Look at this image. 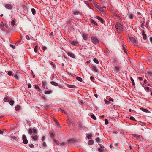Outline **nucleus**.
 I'll list each match as a JSON object with an SVG mask.
<instances>
[{"mask_svg":"<svg viewBox=\"0 0 152 152\" xmlns=\"http://www.w3.org/2000/svg\"><path fill=\"white\" fill-rule=\"evenodd\" d=\"M7 74L9 76H13L14 75V74L12 73V72L11 71H9Z\"/></svg>","mask_w":152,"mask_h":152,"instance_id":"5701e85b","label":"nucleus"},{"mask_svg":"<svg viewBox=\"0 0 152 152\" xmlns=\"http://www.w3.org/2000/svg\"><path fill=\"white\" fill-rule=\"evenodd\" d=\"M145 89H146L148 90H149V88L148 87H146L145 88Z\"/></svg>","mask_w":152,"mask_h":152,"instance_id":"774afa93","label":"nucleus"},{"mask_svg":"<svg viewBox=\"0 0 152 152\" xmlns=\"http://www.w3.org/2000/svg\"><path fill=\"white\" fill-rule=\"evenodd\" d=\"M134 137L136 138L137 139L140 138V136L138 135H134Z\"/></svg>","mask_w":152,"mask_h":152,"instance_id":"a18cd8bd","label":"nucleus"},{"mask_svg":"<svg viewBox=\"0 0 152 152\" xmlns=\"http://www.w3.org/2000/svg\"><path fill=\"white\" fill-rule=\"evenodd\" d=\"M117 31L118 32H120L123 30V26L120 23H117L115 25Z\"/></svg>","mask_w":152,"mask_h":152,"instance_id":"f257e3e1","label":"nucleus"},{"mask_svg":"<svg viewBox=\"0 0 152 152\" xmlns=\"http://www.w3.org/2000/svg\"><path fill=\"white\" fill-rule=\"evenodd\" d=\"M130 119L132 120H135L133 116H131L130 118Z\"/></svg>","mask_w":152,"mask_h":152,"instance_id":"8fccbe9b","label":"nucleus"},{"mask_svg":"<svg viewBox=\"0 0 152 152\" xmlns=\"http://www.w3.org/2000/svg\"><path fill=\"white\" fill-rule=\"evenodd\" d=\"M142 35L143 36V39L144 40H145L146 39L147 36H146V34L144 33V31L142 33Z\"/></svg>","mask_w":152,"mask_h":152,"instance_id":"a211bd4d","label":"nucleus"},{"mask_svg":"<svg viewBox=\"0 0 152 152\" xmlns=\"http://www.w3.org/2000/svg\"><path fill=\"white\" fill-rule=\"evenodd\" d=\"M45 139V137L44 136H43L42 137V141H44Z\"/></svg>","mask_w":152,"mask_h":152,"instance_id":"052dcab7","label":"nucleus"},{"mask_svg":"<svg viewBox=\"0 0 152 152\" xmlns=\"http://www.w3.org/2000/svg\"><path fill=\"white\" fill-rule=\"evenodd\" d=\"M31 10L32 14L34 15H35L36 14V11L35 9L34 8H32Z\"/></svg>","mask_w":152,"mask_h":152,"instance_id":"cd10ccee","label":"nucleus"},{"mask_svg":"<svg viewBox=\"0 0 152 152\" xmlns=\"http://www.w3.org/2000/svg\"><path fill=\"white\" fill-rule=\"evenodd\" d=\"M22 139L23 140V142L24 144H26L28 143V141L26 139V137L25 135L22 136Z\"/></svg>","mask_w":152,"mask_h":152,"instance_id":"423d86ee","label":"nucleus"},{"mask_svg":"<svg viewBox=\"0 0 152 152\" xmlns=\"http://www.w3.org/2000/svg\"><path fill=\"white\" fill-rule=\"evenodd\" d=\"M104 101L105 103L107 104H108L110 103V102L109 101L106 100L105 99H104Z\"/></svg>","mask_w":152,"mask_h":152,"instance_id":"a19ab883","label":"nucleus"},{"mask_svg":"<svg viewBox=\"0 0 152 152\" xmlns=\"http://www.w3.org/2000/svg\"><path fill=\"white\" fill-rule=\"evenodd\" d=\"M141 109L142 111L148 113L149 112L148 110L147 109H145L143 108H141Z\"/></svg>","mask_w":152,"mask_h":152,"instance_id":"393cba45","label":"nucleus"},{"mask_svg":"<svg viewBox=\"0 0 152 152\" xmlns=\"http://www.w3.org/2000/svg\"><path fill=\"white\" fill-rule=\"evenodd\" d=\"M93 61L95 63L97 64L99 63L97 59H96V58H94L93 59Z\"/></svg>","mask_w":152,"mask_h":152,"instance_id":"f704fd0d","label":"nucleus"},{"mask_svg":"<svg viewBox=\"0 0 152 152\" xmlns=\"http://www.w3.org/2000/svg\"><path fill=\"white\" fill-rule=\"evenodd\" d=\"M91 39L92 42L94 44H96L99 43V41L96 37H91Z\"/></svg>","mask_w":152,"mask_h":152,"instance_id":"20e7f679","label":"nucleus"},{"mask_svg":"<svg viewBox=\"0 0 152 152\" xmlns=\"http://www.w3.org/2000/svg\"><path fill=\"white\" fill-rule=\"evenodd\" d=\"M29 146L32 148H33L34 147V145L32 144H30Z\"/></svg>","mask_w":152,"mask_h":152,"instance_id":"13d9d810","label":"nucleus"},{"mask_svg":"<svg viewBox=\"0 0 152 152\" xmlns=\"http://www.w3.org/2000/svg\"><path fill=\"white\" fill-rule=\"evenodd\" d=\"M35 88L36 89H40V88H39V87L38 86H37V85H35Z\"/></svg>","mask_w":152,"mask_h":152,"instance_id":"603ef678","label":"nucleus"},{"mask_svg":"<svg viewBox=\"0 0 152 152\" xmlns=\"http://www.w3.org/2000/svg\"><path fill=\"white\" fill-rule=\"evenodd\" d=\"M15 23V22L14 20H12L11 22V24L12 26H14Z\"/></svg>","mask_w":152,"mask_h":152,"instance_id":"49530a36","label":"nucleus"},{"mask_svg":"<svg viewBox=\"0 0 152 152\" xmlns=\"http://www.w3.org/2000/svg\"><path fill=\"white\" fill-rule=\"evenodd\" d=\"M54 121L55 122L56 124L57 125L59 124V123L58 121L55 119L54 118Z\"/></svg>","mask_w":152,"mask_h":152,"instance_id":"c03bdc74","label":"nucleus"},{"mask_svg":"<svg viewBox=\"0 0 152 152\" xmlns=\"http://www.w3.org/2000/svg\"><path fill=\"white\" fill-rule=\"evenodd\" d=\"M28 134L30 135H31L32 134H36L37 133V130L33 128H30L28 130Z\"/></svg>","mask_w":152,"mask_h":152,"instance_id":"7ed1b4c3","label":"nucleus"},{"mask_svg":"<svg viewBox=\"0 0 152 152\" xmlns=\"http://www.w3.org/2000/svg\"><path fill=\"white\" fill-rule=\"evenodd\" d=\"M108 100L110 101H112V102L113 101V100L111 98H109L108 99Z\"/></svg>","mask_w":152,"mask_h":152,"instance_id":"338daca9","label":"nucleus"},{"mask_svg":"<svg viewBox=\"0 0 152 152\" xmlns=\"http://www.w3.org/2000/svg\"><path fill=\"white\" fill-rule=\"evenodd\" d=\"M20 109V106L19 105L17 106L15 108V109L16 111H18Z\"/></svg>","mask_w":152,"mask_h":152,"instance_id":"473e14b6","label":"nucleus"},{"mask_svg":"<svg viewBox=\"0 0 152 152\" xmlns=\"http://www.w3.org/2000/svg\"><path fill=\"white\" fill-rule=\"evenodd\" d=\"M70 42L73 45H76L78 44V42L76 40L71 41Z\"/></svg>","mask_w":152,"mask_h":152,"instance_id":"9b49d317","label":"nucleus"},{"mask_svg":"<svg viewBox=\"0 0 152 152\" xmlns=\"http://www.w3.org/2000/svg\"><path fill=\"white\" fill-rule=\"evenodd\" d=\"M92 136V135L91 134H88L87 136V138L88 139H90L91 138V137Z\"/></svg>","mask_w":152,"mask_h":152,"instance_id":"e433bc0d","label":"nucleus"},{"mask_svg":"<svg viewBox=\"0 0 152 152\" xmlns=\"http://www.w3.org/2000/svg\"><path fill=\"white\" fill-rule=\"evenodd\" d=\"M54 140L55 142L56 143V144L57 145L60 146V143L59 142L58 140H56V139H54Z\"/></svg>","mask_w":152,"mask_h":152,"instance_id":"c85d7f7f","label":"nucleus"},{"mask_svg":"<svg viewBox=\"0 0 152 152\" xmlns=\"http://www.w3.org/2000/svg\"><path fill=\"white\" fill-rule=\"evenodd\" d=\"M97 8L100 11H102V7H98Z\"/></svg>","mask_w":152,"mask_h":152,"instance_id":"5fc2aeb1","label":"nucleus"},{"mask_svg":"<svg viewBox=\"0 0 152 152\" xmlns=\"http://www.w3.org/2000/svg\"><path fill=\"white\" fill-rule=\"evenodd\" d=\"M52 93V91L51 90L49 91H46L45 92V93L46 94H51Z\"/></svg>","mask_w":152,"mask_h":152,"instance_id":"412c9836","label":"nucleus"},{"mask_svg":"<svg viewBox=\"0 0 152 152\" xmlns=\"http://www.w3.org/2000/svg\"><path fill=\"white\" fill-rule=\"evenodd\" d=\"M72 20H68V22H67V23L68 24H69L71 22V21Z\"/></svg>","mask_w":152,"mask_h":152,"instance_id":"69168bd1","label":"nucleus"},{"mask_svg":"<svg viewBox=\"0 0 152 152\" xmlns=\"http://www.w3.org/2000/svg\"><path fill=\"white\" fill-rule=\"evenodd\" d=\"M50 65H52L53 67H54L55 66V65L54 64V63L52 62L50 63Z\"/></svg>","mask_w":152,"mask_h":152,"instance_id":"0e129e2a","label":"nucleus"},{"mask_svg":"<svg viewBox=\"0 0 152 152\" xmlns=\"http://www.w3.org/2000/svg\"><path fill=\"white\" fill-rule=\"evenodd\" d=\"M118 62V61L116 58H114L112 61V63L114 65H116Z\"/></svg>","mask_w":152,"mask_h":152,"instance_id":"ddd939ff","label":"nucleus"},{"mask_svg":"<svg viewBox=\"0 0 152 152\" xmlns=\"http://www.w3.org/2000/svg\"><path fill=\"white\" fill-rule=\"evenodd\" d=\"M138 78L140 81H141L142 80V77H139Z\"/></svg>","mask_w":152,"mask_h":152,"instance_id":"e2e57ef3","label":"nucleus"},{"mask_svg":"<svg viewBox=\"0 0 152 152\" xmlns=\"http://www.w3.org/2000/svg\"><path fill=\"white\" fill-rule=\"evenodd\" d=\"M66 141L67 142L70 143H73L74 142V140L73 139H71L67 140Z\"/></svg>","mask_w":152,"mask_h":152,"instance_id":"f3484780","label":"nucleus"},{"mask_svg":"<svg viewBox=\"0 0 152 152\" xmlns=\"http://www.w3.org/2000/svg\"><path fill=\"white\" fill-rule=\"evenodd\" d=\"M130 39V42L131 44L136 45L138 43V41L136 38L133 37H129Z\"/></svg>","mask_w":152,"mask_h":152,"instance_id":"f03ea898","label":"nucleus"},{"mask_svg":"<svg viewBox=\"0 0 152 152\" xmlns=\"http://www.w3.org/2000/svg\"><path fill=\"white\" fill-rule=\"evenodd\" d=\"M105 124L106 125H107L108 124V121L107 119L105 120Z\"/></svg>","mask_w":152,"mask_h":152,"instance_id":"de8ad7c7","label":"nucleus"},{"mask_svg":"<svg viewBox=\"0 0 152 152\" xmlns=\"http://www.w3.org/2000/svg\"><path fill=\"white\" fill-rule=\"evenodd\" d=\"M27 86L29 88H31V85L30 83L28 84Z\"/></svg>","mask_w":152,"mask_h":152,"instance_id":"864d4df0","label":"nucleus"},{"mask_svg":"<svg viewBox=\"0 0 152 152\" xmlns=\"http://www.w3.org/2000/svg\"><path fill=\"white\" fill-rule=\"evenodd\" d=\"M128 17L130 19H132L133 18V15L132 14H129L128 15Z\"/></svg>","mask_w":152,"mask_h":152,"instance_id":"4be33fe9","label":"nucleus"},{"mask_svg":"<svg viewBox=\"0 0 152 152\" xmlns=\"http://www.w3.org/2000/svg\"><path fill=\"white\" fill-rule=\"evenodd\" d=\"M69 87L71 88H74L75 87V86L73 85H70L69 86Z\"/></svg>","mask_w":152,"mask_h":152,"instance_id":"6e6d98bb","label":"nucleus"},{"mask_svg":"<svg viewBox=\"0 0 152 152\" xmlns=\"http://www.w3.org/2000/svg\"><path fill=\"white\" fill-rule=\"evenodd\" d=\"M98 150L99 152H102L103 151V150H102V149H101L100 148H98Z\"/></svg>","mask_w":152,"mask_h":152,"instance_id":"680f3d73","label":"nucleus"},{"mask_svg":"<svg viewBox=\"0 0 152 152\" xmlns=\"http://www.w3.org/2000/svg\"><path fill=\"white\" fill-rule=\"evenodd\" d=\"M79 12L78 11H75L73 12V14L75 15H77L79 14Z\"/></svg>","mask_w":152,"mask_h":152,"instance_id":"37998d69","label":"nucleus"},{"mask_svg":"<svg viewBox=\"0 0 152 152\" xmlns=\"http://www.w3.org/2000/svg\"><path fill=\"white\" fill-rule=\"evenodd\" d=\"M1 24H0V27H3L5 26V24L3 23L2 21L1 22Z\"/></svg>","mask_w":152,"mask_h":152,"instance_id":"c9c22d12","label":"nucleus"},{"mask_svg":"<svg viewBox=\"0 0 152 152\" xmlns=\"http://www.w3.org/2000/svg\"><path fill=\"white\" fill-rule=\"evenodd\" d=\"M96 18L98 19L102 23H103L104 22L103 19L99 16H96Z\"/></svg>","mask_w":152,"mask_h":152,"instance_id":"0eeeda50","label":"nucleus"},{"mask_svg":"<svg viewBox=\"0 0 152 152\" xmlns=\"http://www.w3.org/2000/svg\"><path fill=\"white\" fill-rule=\"evenodd\" d=\"M49 134L51 138L52 139H54L55 137V132L53 131L50 132Z\"/></svg>","mask_w":152,"mask_h":152,"instance_id":"39448f33","label":"nucleus"},{"mask_svg":"<svg viewBox=\"0 0 152 152\" xmlns=\"http://www.w3.org/2000/svg\"><path fill=\"white\" fill-rule=\"evenodd\" d=\"M9 99L7 97L5 98L4 99V101L5 102H7L9 101Z\"/></svg>","mask_w":152,"mask_h":152,"instance_id":"2f4dec72","label":"nucleus"},{"mask_svg":"<svg viewBox=\"0 0 152 152\" xmlns=\"http://www.w3.org/2000/svg\"><path fill=\"white\" fill-rule=\"evenodd\" d=\"M120 68V66H115L114 68L113 69L115 72H118Z\"/></svg>","mask_w":152,"mask_h":152,"instance_id":"f8f14e48","label":"nucleus"},{"mask_svg":"<svg viewBox=\"0 0 152 152\" xmlns=\"http://www.w3.org/2000/svg\"><path fill=\"white\" fill-rule=\"evenodd\" d=\"M10 46L13 49H15V46L13 45L12 44H10Z\"/></svg>","mask_w":152,"mask_h":152,"instance_id":"09e8293b","label":"nucleus"},{"mask_svg":"<svg viewBox=\"0 0 152 152\" xmlns=\"http://www.w3.org/2000/svg\"><path fill=\"white\" fill-rule=\"evenodd\" d=\"M67 53L68 55L71 57H72L73 58H75V56L74 54H73L72 52H68Z\"/></svg>","mask_w":152,"mask_h":152,"instance_id":"9d476101","label":"nucleus"},{"mask_svg":"<svg viewBox=\"0 0 152 152\" xmlns=\"http://www.w3.org/2000/svg\"><path fill=\"white\" fill-rule=\"evenodd\" d=\"M123 50H124V51L125 52V53H126L127 54V51L126 49V48L127 47H126V46L125 45H123Z\"/></svg>","mask_w":152,"mask_h":152,"instance_id":"6ab92c4d","label":"nucleus"},{"mask_svg":"<svg viewBox=\"0 0 152 152\" xmlns=\"http://www.w3.org/2000/svg\"><path fill=\"white\" fill-rule=\"evenodd\" d=\"M91 117L94 120H96V117L94 114H92L91 115Z\"/></svg>","mask_w":152,"mask_h":152,"instance_id":"79ce46f5","label":"nucleus"},{"mask_svg":"<svg viewBox=\"0 0 152 152\" xmlns=\"http://www.w3.org/2000/svg\"><path fill=\"white\" fill-rule=\"evenodd\" d=\"M5 6V8L8 10H10L12 8V6L9 4H6Z\"/></svg>","mask_w":152,"mask_h":152,"instance_id":"1a4fd4ad","label":"nucleus"},{"mask_svg":"<svg viewBox=\"0 0 152 152\" xmlns=\"http://www.w3.org/2000/svg\"><path fill=\"white\" fill-rule=\"evenodd\" d=\"M14 77L17 80H18L19 79L20 76L19 75L16 74L15 75Z\"/></svg>","mask_w":152,"mask_h":152,"instance_id":"72a5a7b5","label":"nucleus"},{"mask_svg":"<svg viewBox=\"0 0 152 152\" xmlns=\"http://www.w3.org/2000/svg\"><path fill=\"white\" fill-rule=\"evenodd\" d=\"M37 48H38L37 46V45L36 46L34 49V51H35V52L36 53L37 52Z\"/></svg>","mask_w":152,"mask_h":152,"instance_id":"4c0bfd02","label":"nucleus"},{"mask_svg":"<svg viewBox=\"0 0 152 152\" xmlns=\"http://www.w3.org/2000/svg\"><path fill=\"white\" fill-rule=\"evenodd\" d=\"M96 142L98 143H101V140L100 139V138H99V137H98V138H97L96 139Z\"/></svg>","mask_w":152,"mask_h":152,"instance_id":"bb28decb","label":"nucleus"},{"mask_svg":"<svg viewBox=\"0 0 152 152\" xmlns=\"http://www.w3.org/2000/svg\"><path fill=\"white\" fill-rule=\"evenodd\" d=\"M50 83L52 85L55 86H57L58 85V83L54 81L51 82Z\"/></svg>","mask_w":152,"mask_h":152,"instance_id":"dca6fc26","label":"nucleus"},{"mask_svg":"<svg viewBox=\"0 0 152 152\" xmlns=\"http://www.w3.org/2000/svg\"><path fill=\"white\" fill-rule=\"evenodd\" d=\"M76 79L77 80H78V81H79L80 82H82V79L81 77H76Z\"/></svg>","mask_w":152,"mask_h":152,"instance_id":"7c9ffc66","label":"nucleus"},{"mask_svg":"<svg viewBox=\"0 0 152 152\" xmlns=\"http://www.w3.org/2000/svg\"><path fill=\"white\" fill-rule=\"evenodd\" d=\"M14 103V102L13 101H11L10 102V104L12 106Z\"/></svg>","mask_w":152,"mask_h":152,"instance_id":"ea45409f","label":"nucleus"},{"mask_svg":"<svg viewBox=\"0 0 152 152\" xmlns=\"http://www.w3.org/2000/svg\"><path fill=\"white\" fill-rule=\"evenodd\" d=\"M66 144V143L65 142H63L62 143H60V146H64Z\"/></svg>","mask_w":152,"mask_h":152,"instance_id":"58836bf2","label":"nucleus"},{"mask_svg":"<svg viewBox=\"0 0 152 152\" xmlns=\"http://www.w3.org/2000/svg\"><path fill=\"white\" fill-rule=\"evenodd\" d=\"M32 139L34 140H37L38 139V136L36 135L32 136Z\"/></svg>","mask_w":152,"mask_h":152,"instance_id":"a878e982","label":"nucleus"},{"mask_svg":"<svg viewBox=\"0 0 152 152\" xmlns=\"http://www.w3.org/2000/svg\"><path fill=\"white\" fill-rule=\"evenodd\" d=\"M99 145H100V147L102 148H104V146L102 145L99 143Z\"/></svg>","mask_w":152,"mask_h":152,"instance_id":"bf43d9fd","label":"nucleus"},{"mask_svg":"<svg viewBox=\"0 0 152 152\" xmlns=\"http://www.w3.org/2000/svg\"><path fill=\"white\" fill-rule=\"evenodd\" d=\"M94 142L93 140H90L88 141V144L89 145H92L94 144Z\"/></svg>","mask_w":152,"mask_h":152,"instance_id":"aec40b11","label":"nucleus"},{"mask_svg":"<svg viewBox=\"0 0 152 152\" xmlns=\"http://www.w3.org/2000/svg\"><path fill=\"white\" fill-rule=\"evenodd\" d=\"M82 36L84 40H86L88 39V36L87 34L84 33L83 34Z\"/></svg>","mask_w":152,"mask_h":152,"instance_id":"4468645a","label":"nucleus"},{"mask_svg":"<svg viewBox=\"0 0 152 152\" xmlns=\"http://www.w3.org/2000/svg\"><path fill=\"white\" fill-rule=\"evenodd\" d=\"M26 38L28 40H30V37L28 35H26Z\"/></svg>","mask_w":152,"mask_h":152,"instance_id":"4d7b16f0","label":"nucleus"},{"mask_svg":"<svg viewBox=\"0 0 152 152\" xmlns=\"http://www.w3.org/2000/svg\"><path fill=\"white\" fill-rule=\"evenodd\" d=\"M43 145L44 147H45L47 146V145H46L45 142H43Z\"/></svg>","mask_w":152,"mask_h":152,"instance_id":"3c124183","label":"nucleus"},{"mask_svg":"<svg viewBox=\"0 0 152 152\" xmlns=\"http://www.w3.org/2000/svg\"><path fill=\"white\" fill-rule=\"evenodd\" d=\"M92 70L95 72H97L98 71V69L95 66H93L92 67Z\"/></svg>","mask_w":152,"mask_h":152,"instance_id":"2eb2a0df","label":"nucleus"},{"mask_svg":"<svg viewBox=\"0 0 152 152\" xmlns=\"http://www.w3.org/2000/svg\"><path fill=\"white\" fill-rule=\"evenodd\" d=\"M91 22L92 24H93L94 25H97V24L96 23V21H94V20H91Z\"/></svg>","mask_w":152,"mask_h":152,"instance_id":"c756f323","label":"nucleus"},{"mask_svg":"<svg viewBox=\"0 0 152 152\" xmlns=\"http://www.w3.org/2000/svg\"><path fill=\"white\" fill-rule=\"evenodd\" d=\"M47 83L46 82H42V86L44 89H46L47 88Z\"/></svg>","mask_w":152,"mask_h":152,"instance_id":"6e6552de","label":"nucleus"},{"mask_svg":"<svg viewBox=\"0 0 152 152\" xmlns=\"http://www.w3.org/2000/svg\"><path fill=\"white\" fill-rule=\"evenodd\" d=\"M130 80L132 81V86H135V83L134 82V81L133 79V78L132 77H130Z\"/></svg>","mask_w":152,"mask_h":152,"instance_id":"b1692460","label":"nucleus"}]
</instances>
